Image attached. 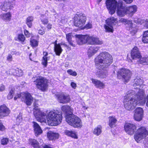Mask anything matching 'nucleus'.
Here are the masks:
<instances>
[{
  "label": "nucleus",
  "mask_w": 148,
  "mask_h": 148,
  "mask_svg": "<svg viewBox=\"0 0 148 148\" xmlns=\"http://www.w3.org/2000/svg\"><path fill=\"white\" fill-rule=\"evenodd\" d=\"M142 41L144 44H148V30L143 32Z\"/></svg>",
  "instance_id": "c756f323"
},
{
  "label": "nucleus",
  "mask_w": 148,
  "mask_h": 148,
  "mask_svg": "<svg viewBox=\"0 0 148 148\" xmlns=\"http://www.w3.org/2000/svg\"><path fill=\"white\" fill-rule=\"evenodd\" d=\"M23 99H25V102L27 106H30L33 101V97L29 93L24 92Z\"/></svg>",
  "instance_id": "aec40b11"
},
{
  "label": "nucleus",
  "mask_w": 148,
  "mask_h": 148,
  "mask_svg": "<svg viewBox=\"0 0 148 148\" xmlns=\"http://www.w3.org/2000/svg\"><path fill=\"white\" fill-rule=\"evenodd\" d=\"M54 51L56 55L60 56L63 51L60 45L54 47Z\"/></svg>",
  "instance_id": "4c0bfd02"
},
{
  "label": "nucleus",
  "mask_w": 148,
  "mask_h": 148,
  "mask_svg": "<svg viewBox=\"0 0 148 148\" xmlns=\"http://www.w3.org/2000/svg\"><path fill=\"white\" fill-rule=\"evenodd\" d=\"M143 114V111L142 108H137L134 110V118L136 121H140L142 119Z\"/></svg>",
  "instance_id": "a211bd4d"
},
{
  "label": "nucleus",
  "mask_w": 148,
  "mask_h": 148,
  "mask_svg": "<svg viewBox=\"0 0 148 148\" xmlns=\"http://www.w3.org/2000/svg\"><path fill=\"white\" fill-rule=\"evenodd\" d=\"M13 74L18 77L22 76L23 75V71L21 69L17 68L14 70V71L13 73Z\"/></svg>",
  "instance_id": "58836bf2"
},
{
  "label": "nucleus",
  "mask_w": 148,
  "mask_h": 148,
  "mask_svg": "<svg viewBox=\"0 0 148 148\" xmlns=\"http://www.w3.org/2000/svg\"><path fill=\"white\" fill-rule=\"evenodd\" d=\"M119 22L121 23H124L126 29L128 30H131L130 33L132 35H134L137 32L138 29L137 26H133L134 25L132 21L121 18L119 20Z\"/></svg>",
  "instance_id": "f8f14e48"
},
{
  "label": "nucleus",
  "mask_w": 148,
  "mask_h": 148,
  "mask_svg": "<svg viewBox=\"0 0 148 148\" xmlns=\"http://www.w3.org/2000/svg\"><path fill=\"white\" fill-rule=\"evenodd\" d=\"M137 6L136 5L126 7L123 6V5L121 10L120 11L119 16L123 17L127 14L132 16L137 11Z\"/></svg>",
  "instance_id": "1a4fd4ad"
},
{
  "label": "nucleus",
  "mask_w": 148,
  "mask_h": 148,
  "mask_svg": "<svg viewBox=\"0 0 148 148\" xmlns=\"http://www.w3.org/2000/svg\"><path fill=\"white\" fill-rule=\"evenodd\" d=\"M32 123L33 124L34 130H41L40 127L37 123L35 121H33Z\"/></svg>",
  "instance_id": "a18cd8bd"
},
{
  "label": "nucleus",
  "mask_w": 148,
  "mask_h": 148,
  "mask_svg": "<svg viewBox=\"0 0 148 148\" xmlns=\"http://www.w3.org/2000/svg\"><path fill=\"white\" fill-rule=\"evenodd\" d=\"M7 60L9 61H12V57L10 54H9L7 57Z\"/></svg>",
  "instance_id": "5fc2aeb1"
},
{
  "label": "nucleus",
  "mask_w": 148,
  "mask_h": 148,
  "mask_svg": "<svg viewBox=\"0 0 148 148\" xmlns=\"http://www.w3.org/2000/svg\"><path fill=\"white\" fill-rule=\"evenodd\" d=\"M107 25H112L113 27L115 25H118V21L117 18L114 17H111L108 18L105 21Z\"/></svg>",
  "instance_id": "412c9836"
},
{
  "label": "nucleus",
  "mask_w": 148,
  "mask_h": 148,
  "mask_svg": "<svg viewBox=\"0 0 148 148\" xmlns=\"http://www.w3.org/2000/svg\"><path fill=\"white\" fill-rule=\"evenodd\" d=\"M71 85L72 88L75 89L77 86V85L76 83H75L73 82H71Z\"/></svg>",
  "instance_id": "bf43d9fd"
},
{
  "label": "nucleus",
  "mask_w": 148,
  "mask_h": 148,
  "mask_svg": "<svg viewBox=\"0 0 148 148\" xmlns=\"http://www.w3.org/2000/svg\"><path fill=\"white\" fill-rule=\"evenodd\" d=\"M67 73L70 75L73 76H76L77 75V74L76 72L73 71L71 69H69L67 71Z\"/></svg>",
  "instance_id": "49530a36"
},
{
  "label": "nucleus",
  "mask_w": 148,
  "mask_h": 148,
  "mask_svg": "<svg viewBox=\"0 0 148 148\" xmlns=\"http://www.w3.org/2000/svg\"><path fill=\"white\" fill-rule=\"evenodd\" d=\"M127 4H130L134 0H123Z\"/></svg>",
  "instance_id": "052dcab7"
},
{
  "label": "nucleus",
  "mask_w": 148,
  "mask_h": 148,
  "mask_svg": "<svg viewBox=\"0 0 148 148\" xmlns=\"http://www.w3.org/2000/svg\"><path fill=\"white\" fill-rule=\"evenodd\" d=\"M146 129H147L146 127H140V128H139L137 130H146Z\"/></svg>",
  "instance_id": "338daca9"
},
{
  "label": "nucleus",
  "mask_w": 148,
  "mask_h": 148,
  "mask_svg": "<svg viewBox=\"0 0 148 148\" xmlns=\"http://www.w3.org/2000/svg\"><path fill=\"white\" fill-rule=\"evenodd\" d=\"M66 121L73 127L80 128L82 126L81 119L78 117L73 114H68L66 116Z\"/></svg>",
  "instance_id": "423d86ee"
},
{
  "label": "nucleus",
  "mask_w": 148,
  "mask_h": 148,
  "mask_svg": "<svg viewBox=\"0 0 148 148\" xmlns=\"http://www.w3.org/2000/svg\"><path fill=\"white\" fill-rule=\"evenodd\" d=\"M77 13L73 17V24L79 27L80 29L85 24L87 20L86 16L84 13Z\"/></svg>",
  "instance_id": "6e6552de"
},
{
  "label": "nucleus",
  "mask_w": 148,
  "mask_h": 148,
  "mask_svg": "<svg viewBox=\"0 0 148 148\" xmlns=\"http://www.w3.org/2000/svg\"><path fill=\"white\" fill-rule=\"evenodd\" d=\"M124 130H136V125L132 123H125L124 125Z\"/></svg>",
  "instance_id": "473e14b6"
},
{
  "label": "nucleus",
  "mask_w": 148,
  "mask_h": 148,
  "mask_svg": "<svg viewBox=\"0 0 148 148\" xmlns=\"http://www.w3.org/2000/svg\"><path fill=\"white\" fill-rule=\"evenodd\" d=\"M134 83L133 84L134 86H140L143 85L144 83L143 80L140 78H137L134 80Z\"/></svg>",
  "instance_id": "e433bc0d"
},
{
  "label": "nucleus",
  "mask_w": 148,
  "mask_h": 148,
  "mask_svg": "<svg viewBox=\"0 0 148 148\" xmlns=\"http://www.w3.org/2000/svg\"><path fill=\"white\" fill-rule=\"evenodd\" d=\"M70 45L73 47H75V45L71 42V40L69 42H68Z\"/></svg>",
  "instance_id": "774afa93"
},
{
  "label": "nucleus",
  "mask_w": 148,
  "mask_h": 148,
  "mask_svg": "<svg viewBox=\"0 0 148 148\" xmlns=\"http://www.w3.org/2000/svg\"><path fill=\"white\" fill-rule=\"evenodd\" d=\"M130 56L133 60L139 59L142 57L139 48L136 46H135L131 50Z\"/></svg>",
  "instance_id": "f3484780"
},
{
  "label": "nucleus",
  "mask_w": 148,
  "mask_h": 148,
  "mask_svg": "<svg viewBox=\"0 0 148 148\" xmlns=\"http://www.w3.org/2000/svg\"><path fill=\"white\" fill-rule=\"evenodd\" d=\"M106 7L111 14H113L115 12L117 8L116 13L117 15L119 16L120 11L123 5L122 0H118V1L116 0H106Z\"/></svg>",
  "instance_id": "20e7f679"
},
{
  "label": "nucleus",
  "mask_w": 148,
  "mask_h": 148,
  "mask_svg": "<svg viewBox=\"0 0 148 148\" xmlns=\"http://www.w3.org/2000/svg\"><path fill=\"white\" fill-rule=\"evenodd\" d=\"M103 42L99 38L93 36H89L88 44L89 45H101Z\"/></svg>",
  "instance_id": "6ab92c4d"
},
{
  "label": "nucleus",
  "mask_w": 148,
  "mask_h": 148,
  "mask_svg": "<svg viewBox=\"0 0 148 148\" xmlns=\"http://www.w3.org/2000/svg\"><path fill=\"white\" fill-rule=\"evenodd\" d=\"M23 32L24 35L27 38H29L30 37L31 34L27 30L25 29L24 30Z\"/></svg>",
  "instance_id": "09e8293b"
},
{
  "label": "nucleus",
  "mask_w": 148,
  "mask_h": 148,
  "mask_svg": "<svg viewBox=\"0 0 148 148\" xmlns=\"http://www.w3.org/2000/svg\"><path fill=\"white\" fill-rule=\"evenodd\" d=\"M57 40H56L54 42H53V44L54 45V47L57 46L58 45H60V43H57Z\"/></svg>",
  "instance_id": "69168bd1"
},
{
  "label": "nucleus",
  "mask_w": 148,
  "mask_h": 148,
  "mask_svg": "<svg viewBox=\"0 0 148 148\" xmlns=\"http://www.w3.org/2000/svg\"><path fill=\"white\" fill-rule=\"evenodd\" d=\"M43 56L42 60V64L44 67H46L47 65L48 61L50 57H47L48 53L47 51H43Z\"/></svg>",
  "instance_id": "4be33fe9"
},
{
  "label": "nucleus",
  "mask_w": 148,
  "mask_h": 148,
  "mask_svg": "<svg viewBox=\"0 0 148 148\" xmlns=\"http://www.w3.org/2000/svg\"><path fill=\"white\" fill-rule=\"evenodd\" d=\"M100 47L92 46L90 47L88 50V56H91L96 53L99 50Z\"/></svg>",
  "instance_id": "393cba45"
},
{
  "label": "nucleus",
  "mask_w": 148,
  "mask_h": 148,
  "mask_svg": "<svg viewBox=\"0 0 148 148\" xmlns=\"http://www.w3.org/2000/svg\"><path fill=\"white\" fill-rule=\"evenodd\" d=\"M25 92H21L20 93H17L14 97L15 100H16L18 98H20L21 99H23Z\"/></svg>",
  "instance_id": "c03bdc74"
},
{
  "label": "nucleus",
  "mask_w": 148,
  "mask_h": 148,
  "mask_svg": "<svg viewBox=\"0 0 148 148\" xmlns=\"http://www.w3.org/2000/svg\"><path fill=\"white\" fill-rule=\"evenodd\" d=\"M29 143L34 148H40L39 147L38 142L34 139H29Z\"/></svg>",
  "instance_id": "2f4dec72"
},
{
  "label": "nucleus",
  "mask_w": 148,
  "mask_h": 148,
  "mask_svg": "<svg viewBox=\"0 0 148 148\" xmlns=\"http://www.w3.org/2000/svg\"><path fill=\"white\" fill-rule=\"evenodd\" d=\"M5 89V86L3 84H1L0 86V91L2 92Z\"/></svg>",
  "instance_id": "4d7b16f0"
},
{
  "label": "nucleus",
  "mask_w": 148,
  "mask_h": 148,
  "mask_svg": "<svg viewBox=\"0 0 148 148\" xmlns=\"http://www.w3.org/2000/svg\"><path fill=\"white\" fill-rule=\"evenodd\" d=\"M47 137L50 140H55L58 139L59 134L58 133L49 131L47 134Z\"/></svg>",
  "instance_id": "b1692460"
},
{
  "label": "nucleus",
  "mask_w": 148,
  "mask_h": 148,
  "mask_svg": "<svg viewBox=\"0 0 148 148\" xmlns=\"http://www.w3.org/2000/svg\"><path fill=\"white\" fill-rule=\"evenodd\" d=\"M56 97L58 101L60 103L65 104L69 103L71 101V98L69 95L62 92L56 95Z\"/></svg>",
  "instance_id": "2eb2a0df"
},
{
  "label": "nucleus",
  "mask_w": 148,
  "mask_h": 148,
  "mask_svg": "<svg viewBox=\"0 0 148 148\" xmlns=\"http://www.w3.org/2000/svg\"><path fill=\"white\" fill-rule=\"evenodd\" d=\"M9 141V140L7 138H3L1 141V144L3 145H6L7 144Z\"/></svg>",
  "instance_id": "de8ad7c7"
},
{
  "label": "nucleus",
  "mask_w": 148,
  "mask_h": 148,
  "mask_svg": "<svg viewBox=\"0 0 148 148\" xmlns=\"http://www.w3.org/2000/svg\"><path fill=\"white\" fill-rule=\"evenodd\" d=\"M125 132L130 135H133L134 133V130H125Z\"/></svg>",
  "instance_id": "864d4df0"
},
{
  "label": "nucleus",
  "mask_w": 148,
  "mask_h": 148,
  "mask_svg": "<svg viewBox=\"0 0 148 148\" xmlns=\"http://www.w3.org/2000/svg\"><path fill=\"white\" fill-rule=\"evenodd\" d=\"M113 58L108 52L103 51L100 52L95 58V65L99 70L104 71L99 73V77L100 78H106L108 75V70H105L108 68L112 63Z\"/></svg>",
  "instance_id": "f257e3e1"
},
{
  "label": "nucleus",
  "mask_w": 148,
  "mask_h": 148,
  "mask_svg": "<svg viewBox=\"0 0 148 148\" xmlns=\"http://www.w3.org/2000/svg\"><path fill=\"white\" fill-rule=\"evenodd\" d=\"M91 79L92 83L94 84L96 88H103L104 87L105 84L100 80L93 78H91Z\"/></svg>",
  "instance_id": "5701e85b"
},
{
  "label": "nucleus",
  "mask_w": 148,
  "mask_h": 148,
  "mask_svg": "<svg viewBox=\"0 0 148 148\" xmlns=\"http://www.w3.org/2000/svg\"><path fill=\"white\" fill-rule=\"evenodd\" d=\"M30 42V45L33 48H35L38 46L39 41L36 39H31Z\"/></svg>",
  "instance_id": "a19ab883"
},
{
  "label": "nucleus",
  "mask_w": 148,
  "mask_h": 148,
  "mask_svg": "<svg viewBox=\"0 0 148 148\" xmlns=\"http://www.w3.org/2000/svg\"><path fill=\"white\" fill-rule=\"evenodd\" d=\"M40 20L42 23L44 25H46L49 22L48 17H45L44 14L40 15Z\"/></svg>",
  "instance_id": "72a5a7b5"
},
{
  "label": "nucleus",
  "mask_w": 148,
  "mask_h": 148,
  "mask_svg": "<svg viewBox=\"0 0 148 148\" xmlns=\"http://www.w3.org/2000/svg\"><path fill=\"white\" fill-rule=\"evenodd\" d=\"M14 93V89H11L8 95L7 96V98L8 100H10L13 98V94Z\"/></svg>",
  "instance_id": "79ce46f5"
},
{
  "label": "nucleus",
  "mask_w": 148,
  "mask_h": 148,
  "mask_svg": "<svg viewBox=\"0 0 148 148\" xmlns=\"http://www.w3.org/2000/svg\"><path fill=\"white\" fill-rule=\"evenodd\" d=\"M11 112L9 108L5 104L0 106V119L8 116ZM5 127L0 122V130H5Z\"/></svg>",
  "instance_id": "9d476101"
},
{
  "label": "nucleus",
  "mask_w": 148,
  "mask_h": 148,
  "mask_svg": "<svg viewBox=\"0 0 148 148\" xmlns=\"http://www.w3.org/2000/svg\"><path fill=\"white\" fill-rule=\"evenodd\" d=\"M34 108L33 114L36 120L41 123H46V115L45 113L41 111L40 109L38 108L37 106L34 105Z\"/></svg>",
  "instance_id": "9b49d317"
},
{
  "label": "nucleus",
  "mask_w": 148,
  "mask_h": 148,
  "mask_svg": "<svg viewBox=\"0 0 148 148\" xmlns=\"http://www.w3.org/2000/svg\"><path fill=\"white\" fill-rule=\"evenodd\" d=\"M137 62L138 64H141L143 65H148V57H142L139 58V60L137 61Z\"/></svg>",
  "instance_id": "cd10ccee"
},
{
  "label": "nucleus",
  "mask_w": 148,
  "mask_h": 148,
  "mask_svg": "<svg viewBox=\"0 0 148 148\" xmlns=\"http://www.w3.org/2000/svg\"><path fill=\"white\" fill-rule=\"evenodd\" d=\"M35 135L37 136L42 132V130H34Z\"/></svg>",
  "instance_id": "3c124183"
},
{
  "label": "nucleus",
  "mask_w": 148,
  "mask_h": 148,
  "mask_svg": "<svg viewBox=\"0 0 148 148\" xmlns=\"http://www.w3.org/2000/svg\"><path fill=\"white\" fill-rule=\"evenodd\" d=\"M33 21L34 17L32 16H29L26 18V23L29 28L32 27Z\"/></svg>",
  "instance_id": "c9c22d12"
},
{
  "label": "nucleus",
  "mask_w": 148,
  "mask_h": 148,
  "mask_svg": "<svg viewBox=\"0 0 148 148\" xmlns=\"http://www.w3.org/2000/svg\"><path fill=\"white\" fill-rule=\"evenodd\" d=\"M15 0H5L1 3L0 9L2 11L7 12L12 10L15 5Z\"/></svg>",
  "instance_id": "ddd939ff"
},
{
  "label": "nucleus",
  "mask_w": 148,
  "mask_h": 148,
  "mask_svg": "<svg viewBox=\"0 0 148 148\" xmlns=\"http://www.w3.org/2000/svg\"><path fill=\"white\" fill-rule=\"evenodd\" d=\"M130 94L124 96L123 101L124 106L128 110H133L136 105L143 106L146 102L145 96L143 92H138L135 95V99L131 97Z\"/></svg>",
  "instance_id": "f03ea898"
},
{
  "label": "nucleus",
  "mask_w": 148,
  "mask_h": 148,
  "mask_svg": "<svg viewBox=\"0 0 148 148\" xmlns=\"http://www.w3.org/2000/svg\"><path fill=\"white\" fill-rule=\"evenodd\" d=\"M93 132V134L97 136L99 135L101 133V130H94Z\"/></svg>",
  "instance_id": "603ef678"
},
{
  "label": "nucleus",
  "mask_w": 148,
  "mask_h": 148,
  "mask_svg": "<svg viewBox=\"0 0 148 148\" xmlns=\"http://www.w3.org/2000/svg\"><path fill=\"white\" fill-rule=\"evenodd\" d=\"M62 119V113L54 110L50 111L47 116V123L51 126L58 125L61 123Z\"/></svg>",
  "instance_id": "7ed1b4c3"
},
{
  "label": "nucleus",
  "mask_w": 148,
  "mask_h": 148,
  "mask_svg": "<svg viewBox=\"0 0 148 148\" xmlns=\"http://www.w3.org/2000/svg\"><path fill=\"white\" fill-rule=\"evenodd\" d=\"M108 125L110 127L112 128L116 126V123L117 122V120L114 116H110L109 117Z\"/></svg>",
  "instance_id": "bb28decb"
},
{
  "label": "nucleus",
  "mask_w": 148,
  "mask_h": 148,
  "mask_svg": "<svg viewBox=\"0 0 148 148\" xmlns=\"http://www.w3.org/2000/svg\"><path fill=\"white\" fill-rule=\"evenodd\" d=\"M15 40H17L21 42L22 44H25V38L24 35L22 34H19L18 35L16 39H15Z\"/></svg>",
  "instance_id": "f704fd0d"
},
{
  "label": "nucleus",
  "mask_w": 148,
  "mask_h": 148,
  "mask_svg": "<svg viewBox=\"0 0 148 148\" xmlns=\"http://www.w3.org/2000/svg\"><path fill=\"white\" fill-rule=\"evenodd\" d=\"M65 133L66 135L75 139H77L78 136L76 133L72 130H65Z\"/></svg>",
  "instance_id": "c85d7f7f"
},
{
  "label": "nucleus",
  "mask_w": 148,
  "mask_h": 148,
  "mask_svg": "<svg viewBox=\"0 0 148 148\" xmlns=\"http://www.w3.org/2000/svg\"><path fill=\"white\" fill-rule=\"evenodd\" d=\"M144 27L147 29H148V20L146 19L145 21V23L144 25Z\"/></svg>",
  "instance_id": "680f3d73"
},
{
  "label": "nucleus",
  "mask_w": 148,
  "mask_h": 148,
  "mask_svg": "<svg viewBox=\"0 0 148 148\" xmlns=\"http://www.w3.org/2000/svg\"><path fill=\"white\" fill-rule=\"evenodd\" d=\"M61 109L62 111L65 113L66 115L68 114H73L69 113L71 111V107L68 105H63L62 106Z\"/></svg>",
  "instance_id": "7c9ffc66"
},
{
  "label": "nucleus",
  "mask_w": 148,
  "mask_h": 148,
  "mask_svg": "<svg viewBox=\"0 0 148 148\" xmlns=\"http://www.w3.org/2000/svg\"><path fill=\"white\" fill-rule=\"evenodd\" d=\"M89 35L88 34H76L75 37L79 45H81L86 43L88 44Z\"/></svg>",
  "instance_id": "dca6fc26"
},
{
  "label": "nucleus",
  "mask_w": 148,
  "mask_h": 148,
  "mask_svg": "<svg viewBox=\"0 0 148 148\" xmlns=\"http://www.w3.org/2000/svg\"><path fill=\"white\" fill-rule=\"evenodd\" d=\"M132 75L131 71L129 69L125 68L120 69L117 73V79H120L122 78L125 84L127 83L130 81Z\"/></svg>",
  "instance_id": "0eeeda50"
},
{
  "label": "nucleus",
  "mask_w": 148,
  "mask_h": 148,
  "mask_svg": "<svg viewBox=\"0 0 148 148\" xmlns=\"http://www.w3.org/2000/svg\"><path fill=\"white\" fill-rule=\"evenodd\" d=\"M45 31L44 29H39L38 30V33L41 35H43L45 33Z\"/></svg>",
  "instance_id": "6e6d98bb"
},
{
  "label": "nucleus",
  "mask_w": 148,
  "mask_h": 148,
  "mask_svg": "<svg viewBox=\"0 0 148 148\" xmlns=\"http://www.w3.org/2000/svg\"><path fill=\"white\" fill-rule=\"evenodd\" d=\"M36 88L42 92L47 91L48 87L49 80L41 76L37 77L34 81Z\"/></svg>",
  "instance_id": "39448f33"
},
{
  "label": "nucleus",
  "mask_w": 148,
  "mask_h": 148,
  "mask_svg": "<svg viewBox=\"0 0 148 148\" xmlns=\"http://www.w3.org/2000/svg\"><path fill=\"white\" fill-rule=\"evenodd\" d=\"M102 128L101 126L100 125H98L97 127L95 128L94 130H101Z\"/></svg>",
  "instance_id": "0e129e2a"
},
{
  "label": "nucleus",
  "mask_w": 148,
  "mask_h": 148,
  "mask_svg": "<svg viewBox=\"0 0 148 148\" xmlns=\"http://www.w3.org/2000/svg\"><path fill=\"white\" fill-rule=\"evenodd\" d=\"M46 27L47 29V30L49 31L52 28V25L48 23Z\"/></svg>",
  "instance_id": "13d9d810"
},
{
  "label": "nucleus",
  "mask_w": 148,
  "mask_h": 148,
  "mask_svg": "<svg viewBox=\"0 0 148 148\" xmlns=\"http://www.w3.org/2000/svg\"><path fill=\"white\" fill-rule=\"evenodd\" d=\"M71 33H69L66 34V38L68 42L71 40Z\"/></svg>",
  "instance_id": "8fccbe9b"
},
{
  "label": "nucleus",
  "mask_w": 148,
  "mask_h": 148,
  "mask_svg": "<svg viewBox=\"0 0 148 148\" xmlns=\"http://www.w3.org/2000/svg\"><path fill=\"white\" fill-rule=\"evenodd\" d=\"M92 24L90 22H88L85 25L83 26L82 28H81V29L83 30L85 29H88L92 28Z\"/></svg>",
  "instance_id": "37998d69"
},
{
  "label": "nucleus",
  "mask_w": 148,
  "mask_h": 148,
  "mask_svg": "<svg viewBox=\"0 0 148 148\" xmlns=\"http://www.w3.org/2000/svg\"><path fill=\"white\" fill-rule=\"evenodd\" d=\"M12 15L10 12L4 13L1 15L2 19L6 22H9L11 20Z\"/></svg>",
  "instance_id": "a878e982"
},
{
  "label": "nucleus",
  "mask_w": 148,
  "mask_h": 148,
  "mask_svg": "<svg viewBox=\"0 0 148 148\" xmlns=\"http://www.w3.org/2000/svg\"><path fill=\"white\" fill-rule=\"evenodd\" d=\"M42 147L43 148H52L49 146L45 144L42 145Z\"/></svg>",
  "instance_id": "e2e57ef3"
},
{
  "label": "nucleus",
  "mask_w": 148,
  "mask_h": 148,
  "mask_svg": "<svg viewBox=\"0 0 148 148\" xmlns=\"http://www.w3.org/2000/svg\"><path fill=\"white\" fill-rule=\"evenodd\" d=\"M148 135L147 130H137L134 136V138L137 143L146 137Z\"/></svg>",
  "instance_id": "4468645a"
},
{
  "label": "nucleus",
  "mask_w": 148,
  "mask_h": 148,
  "mask_svg": "<svg viewBox=\"0 0 148 148\" xmlns=\"http://www.w3.org/2000/svg\"><path fill=\"white\" fill-rule=\"evenodd\" d=\"M104 27L106 32L112 33L114 31L113 27L112 25H109L106 24L104 25Z\"/></svg>",
  "instance_id": "ea45409f"
}]
</instances>
